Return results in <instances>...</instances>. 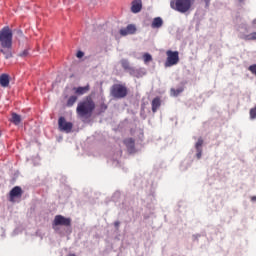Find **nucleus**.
<instances>
[{"instance_id": "7ed1b4c3", "label": "nucleus", "mask_w": 256, "mask_h": 256, "mask_svg": "<svg viewBox=\"0 0 256 256\" xmlns=\"http://www.w3.org/2000/svg\"><path fill=\"white\" fill-rule=\"evenodd\" d=\"M95 110V102L91 97H87L84 101L80 102L77 106V113L80 117H87V115H91Z\"/></svg>"}, {"instance_id": "2eb2a0df", "label": "nucleus", "mask_w": 256, "mask_h": 256, "mask_svg": "<svg viewBox=\"0 0 256 256\" xmlns=\"http://www.w3.org/2000/svg\"><path fill=\"white\" fill-rule=\"evenodd\" d=\"M240 39H244V41H255L256 40V32L250 34L240 33Z\"/></svg>"}, {"instance_id": "a211bd4d", "label": "nucleus", "mask_w": 256, "mask_h": 256, "mask_svg": "<svg viewBox=\"0 0 256 256\" xmlns=\"http://www.w3.org/2000/svg\"><path fill=\"white\" fill-rule=\"evenodd\" d=\"M161 107V100L159 98H154L152 101V111L153 113H157V109Z\"/></svg>"}, {"instance_id": "c756f323", "label": "nucleus", "mask_w": 256, "mask_h": 256, "mask_svg": "<svg viewBox=\"0 0 256 256\" xmlns=\"http://www.w3.org/2000/svg\"><path fill=\"white\" fill-rule=\"evenodd\" d=\"M252 201H256V196H253V197H252Z\"/></svg>"}, {"instance_id": "39448f33", "label": "nucleus", "mask_w": 256, "mask_h": 256, "mask_svg": "<svg viewBox=\"0 0 256 256\" xmlns=\"http://www.w3.org/2000/svg\"><path fill=\"white\" fill-rule=\"evenodd\" d=\"M166 56L164 67H173L179 63V51L168 50Z\"/></svg>"}, {"instance_id": "20e7f679", "label": "nucleus", "mask_w": 256, "mask_h": 256, "mask_svg": "<svg viewBox=\"0 0 256 256\" xmlns=\"http://www.w3.org/2000/svg\"><path fill=\"white\" fill-rule=\"evenodd\" d=\"M70 227L71 226V218H66L63 215H56L52 222V227L54 231H59V227Z\"/></svg>"}, {"instance_id": "dca6fc26", "label": "nucleus", "mask_w": 256, "mask_h": 256, "mask_svg": "<svg viewBox=\"0 0 256 256\" xmlns=\"http://www.w3.org/2000/svg\"><path fill=\"white\" fill-rule=\"evenodd\" d=\"M89 89H90L89 85H86L84 87L74 88V91L76 95H85V93H88Z\"/></svg>"}, {"instance_id": "5701e85b", "label": "nucleus", "mask_w": 256, "mask_h": 256, "mask_svg": "<svg viewBox=\"0 0 256 256\" xmlns=\"http://www.w3.org/2000/svg\"><path fill=\"white\" fill-rule=\"evenodd\" d=\"M143 59H144V63L147 64V63L153 61V56H151V54H149V53H145L143 55Z\"/></svg>"}, {"instance_id": "2f4dec72", "label": "nucleus", "mask_w": 256, "mask_h": 256, "mask_svg": "<svg viewBox=\"0 0 256 256\" xmlns=\"http://www.w3.org/2000/svg\"><path fill=\"white\" fill-rule=\"evenodd\" d=\"M69 256H77V255H75V254H69Z\"/></svg>"}, {"instance_id": "f3484780", "label": "nucleus", "mask_w": 256, "mask_h": 256, "mask_svg": "<svg viewBox=\"0 0 256 256\" xmlns=\"http://www.w3.org/2000/svg\"><path fill=\"white\" fill-rule=\"evenodd\" d=\"M0 85L1 87H9V75L2 74L0 76Z\"/></svg>"}, {"instance_id": "4468645a", "label": "nucleus", "mask_w": 256, "mask_h": 256, "mask_svg": "<svg viewBox=\"0 0 256 256\" xmlns=\"http://www.w3.org/2000/svg\"><path fill=\"white\" fill-rule=\"evenodd\" d=\"M151 27L152 29H161L163 27V19L161 17L154 18Z\"/></svg>"}, {"instance_id": "bb28decb", "label": "nucleus", "mask_w": 256, "mask_h": 256, "mask_svg": "<svg viewBox=\"0 0 256 256\" xmlns=\"http://www.w3.org/2000/svg\"><path fill=\"white\" fill-rule=\"evenodd\" d=\"M84 55L85 53H83L82 51H78L76 57H78V59H81V57H83Z\"/></svg>"}, {"instance_id": "7c9ffc66", "label": "nucleus", "mask_w": 256, "mask_h": 256, "mask_svg": "<svg viewBox=\"0 0 256 256\" xmlns=\"http://www.w3.org/2000/svg\"><path fill=\"white\" fill-rule=\"evenodd\" d=\"M18 33H19V35H23V32H21V31H19Z\"/></svg>"}, {"instance_id": "4be33fe9", "label": "nucleus", "mask_w": 256, "mask_h": 256, "mask_svg": "<svg viewBox=\"0 0 256 256\" xmlns=\"http://www.w3.org/2000/svg\"><path fill=\"white\" fill-rule=\"evenodd\" d=\"M180 93H183V88L171 89V96L177 97Z\"/></svg>"}, {"instance_id": "a878e982", "label": "nucleus", "mask_w": 256, "mask_h": 256, "mask_svg": "<svg viewBox=\"0 0 256 256\" xmlns=\"http://www.w3.org/2000/svg\"><path fill=\"white\" fill-rule=\"evenodd\" d=\"M250 118L256 119V107L250 110Z\"/></svg>"}, {"instance_id": "9b49d317", "label": "nucleus", "mask_w": 256, "mask_h": 256, "mask_svg": "<svg viewBox=\"0 0 256 256\" xmlns=\"http://www.w3.org/2000/svg\"><path fill=\"white\" fill-rule=\"evenodd\" d=\"M141 9H143V2L141 0H133L131 6L132 13H140Z\"/></svg>"}, {"instance_id": "ddd939ff", "label": "nucleus", "mask_w": 256, "mask_h": 256, "mask_svg": "<svg viewBox=\"0 0 256 256\" xmlns=\"http://www.w3.org/2000/svg\"><path fill=\"white\" fill-rule=\"evenodd\" d=\"M124 144L126 145L129 153H133V151H135V140H133V138L125 139Z\"/></svg>"}, {"instance_id": "473e14b6", "label": "nucleus", "mask_w": 256, "mask_h": 256, "mask_svg": "<svg viewBox=\"0 0 256 256\" xmlns=\"http://www.w3.org/2000/svg\"><path fill=\"white\" fill-rule=\"evenodd\" d=\"M239 1H243V0H239Z\"/></svg>"}, {"instance_id": "f03ea898", "label": "nucleus", "mask_w": 256, "mask_h": 256, "mask_svg": "<svg viewBox=\"0 0 256 256\" xmlns=\"http://www.w3.org/2000/svg\"><path fill=\"white\" fill-rule=\"evenodd\" d=\"M193 3H195V0H172L170 2V7L178 13L185 14L191 11Z\"/></svg>"}, {"instance_id": "393cba45", "label": "nucleus", "mask_w": 256, "mask_h": 256, "mask_svg": "<svg viewBox=\"0 0 256 256\" xmlns=\"http://www.w3.org/2000/svg\"><path fill=\"white\" fill-rule=\"evenodd\" d=\"M249 71L256 76V64L249 66Z\"/></svg>"}, {"instance_id": "b1692460", "label": "nucleus", "mask_w": 256, "mask_h": 256, "mask_svg": "<svg viewBox=\"0 0 256 256\" xmlns=\"http://www.w3.org/2000/svg\"><path fill=\"white\" fill-rule=\"evenodd\" d=\"M29 56V50L25 49L24 51L20 52L18 54V57H28Z\"/></svg>"}, {"instance_id": "6ab92c4d", "label": "nucleus", "mask_w": 256, "mask_h": 256, "mask_svg": "<svg viewBox=\"0 0 256 256\" xmlns=\"http://www.w3.org/2000/svg\"><path fill=\"white\" fill-rule=\"evenodd\" d=\"M120 63L124 68V71H127L128 73L131 71V69H133V67H131V65L129 64L128 60L122 59Z\"/></svg>"}, {"instance_id": "f8f14e48", "label": "nucleus", "mask_w": 256, "mask_h": 256, "mask_svg": "<svg viewBox=\"0 0 256 256\" xmlns=\"http://www.w3.org/2000/svg\"><path fill=\"white\" fill-rule=\"evenodd\" d=\"M195 149L197 159H201L203 155V140L201 138H199L198 141L196 142Z\"/></svg>"}, {"instance_id": "9d476101", "label": "nucleus", "mask_w": 256, "mask_h": 256, "mask_svg": "<svg viewBox=\"0 0 256 256\" xmlns=\"http://www.w3.org/2000/svg\"><path fill=\"white\" fill-rule=\"evenodd\" d=\"M23 191L21 190V187L15 186L11 191H10V201L13 203L15 199H19L21 197Z\"/></svg>"}, {"instance_id": "c85d7f7f", "label": "nucleus", "mask_w": 256, "mask_h": 256, "mask_svg": "<svg viewBox=\"0 0 256 256\" xmlns=\"http://www.w3.org/2000/svg\"><path fill=\"white\" fill-rule=\"evenodd\" d=\"M204 2L206 3V7H209L211 0H204Z\"/></svg>"}, {"instance_id": "cd10ccee", "label": "nucleus", "mask_w": 256, "mask_h": 256, "mask_svg": "<svg viewBox=\"0 0 256 256\" xmlns=\"http://www.w3.org/2000/svg\"><path fill=\"white\" fill-rule=\"evenodd\" d=\"M119 225H121V223H120L119 221H116V222L114 223V226L116 227V229H118Z\"/></svg>"}, {"instance_id": "1a4fd4ad", "label": "nucleus", "mask_w": 256, "mask_h": 256, "mask_svg": "<svg viewBox=\"0 0 256 256\" xmlns=\"http://www.w3.org/2000/svg\"><path fill=\"white\" fill-rule=\"evenodd\" d=\"M136 31H137V27H135V25L133 24H130L126 28H122L120 30V35H122L123 37L127 35H134Z\"/></svg>"}, {"instance_id": "0eeeda50", "label": "nucleus", "mask_w": 256, "mask_h": 256, "mask_svg": "<svg viewBox=\"0 0 256 256\" xmlns=\"http://www.w3.org/2000/svg\"><path fill=\"white\" fill-rule=\"evenodd\" d=\"M58 127L60 131H63L64 133H71L73 130V123L67 122L65 117H60L58 120Z\"/></svg>"}, {"instance_id": "423d86ee", "label": "nucleus", "mask_w": 256, "mask_h": 256, "mask_svg": "<svg viewBox=\"0 0 256 256\" xmlns=\"http://www.w3.org/2000/svg\"><path fill=\"white\" fill-rule=\"evenodd\" d=\"M111 95L115 97V99H123V97H127V87L115 84L112 86Z\"/></svg>"}, {"instance_id": "6e6552de", "label": "nucleus", "mask_w": 256, "mask_h": 256, "mask_svg": "<svg viewBox=\"0 0 256 256\" xmlns=\"http://www.w3.org/2000/svg\"><path fill=\"white\" fill-rule=\"evenodd\" d=\"M129 75H131L132 77H137V79L144 77V75L147 74V71L145 70V68H133L130 69V71L128 72Z\"/></svg>"}, {"instance_id": "aec40b11", "label": "nucleus", "mask_w": 256, "mask_h": 256, "mask_svg": "<svg viewBox=\"0 0 256 256\" xmlns=\"http://www.w3.org/2000/svg\"><path fill=\"white\" fill-rule=\"evenodd\" d=\"M11 123L14 125H19L21 123V115L17 113H12Z\"/></svg>"}, {"instance_id": "412c9836", "label": "nucleus", "mask_w": 256, "mask_h": 256, "mask_svg": "<svg viewBox=\"0 0 256 256\" xmlns=\"http://www.w3.org/2000/svg\"><path fill=\"white\" fill-rule=\"evenodd\" d=\"M77 103V96H70L67 101V107H73Z\"/></svg>"}, {"instance_id": "f257e3e1", "label": "nucleus", "mask_w": 256, "mask_h": 256, "mask_svg": "<svg viewBox=\"0 0 256 256\" xmlns=\"http://www.w3.org/2000/svg\"><path fill=\"white\" fill-rule=\"evenodd\" d=\"M11 47H13V30L9 26H5L0 30V53L4 55L5 59L13 57Z\"/></svg>"}]
</instances>
